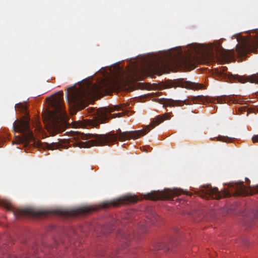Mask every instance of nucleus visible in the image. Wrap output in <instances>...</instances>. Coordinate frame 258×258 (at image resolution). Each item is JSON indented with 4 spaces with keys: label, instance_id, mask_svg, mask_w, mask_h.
<instances>
[{
    "label": "nucleus",
    "instance_id": "f257e3e1",
    "mask_svg": "<svg viewBox=\"0 0 258 258\" xmlns=\"http://www.w3.org/2000/svg\"><path fill=\"white\" fill-rule=\"evenodd\" d=\"M189 52L184 54L181 49L173 51L170 53L171 62H165L155 59L148 62V66L151 69L158 71L162 70L163 67L174 64L179 70H190L195 67L199 57L214 61L217 59L222 63L234 61V54L233 50L222 48H215V52L211 48L202 45H193L190 47Z\"/></svg>",
    "mask_w": 258,
    "mask_h": 258
},
{
    "label": "nucleus",
    "instance_id": "f03ea898",
    "mask_svg": "<svg viewBox=\"0 0 258 258\" xmlns=\"http://www.w3.org/2000/svg\"><path fill=\"white\" fill-rule=\"evenodd\" d=\"M171 113H165L158 115L151 122L150 124L146 126L145 129L141 130L121 132L118 129L116 133L110 132L106 134L98 135L95 134H84L78 132L74 133V138L76 146L80 148H89L94 146L110 145L116 142L118 140L124 141L126 140L136 139L141 136L145 135L148 132L159 125L164 120L170 118Z\"/></svg>",
    "mask_w": 258,
    "mask_h": 258
},
{
    "label": "nucleus",
    "instance_id": "7ed1b4c3",
    "mask_svg": "<svg viewBox=\"0 0 258 258\" xmlns=\"http://www.w3.org/2000/svg\"><path fill=\"white\" fill-rule=\"evenodd\" d=\"M48 99L50 100L49 105L51 107L48 114V130L54 136L63 132L67 126L63 91H59Z\"/></svg>",
    "mask_w": 258,
    "mask_h": 258
},
{
    "label": "nucleus",
    "instance_id": "20e7f679",
    "mask_svg": "<svg viewBox=\"0 0 258 258\" xmlns=\"http://www.w3.org/2000/svg\"><path fill=\"white\" fill-rule=\"evenodd\" d=\"M96 88L89 82L80 85L78 88L76 85L69 88L66 93L69 104L79 110L83 109L86 99L95 92Z\"/></svg>",
    "mask_w": 258,
    "mask_h": 258
},
{
    "label": "nucleus",
    "instance_id": "39448f33",
    "mask_svg": "<svg viewBox=\"0 0 258 258\" xmlns=\"http://www.w3.org/2000/svg\"><path fill=\"white\" fill-rule=\"evenodd\" d=\"M229 185L231 187L234 189L235 191L231 192L230 190L224 189L222 192L218 190L217 187H213L209 185L205 186H202L198 191V195L203 199H209L212 198L217 200L221 199L223 197H230L232 194L235 196L246 195L249 194L248 189L244 185L243 181L235 183H230ZM249 189L251 194H252L251 187L249 186Z\"/></svg>",
    "mask_w": 258,
    "mask_h": 258
},
{
    "label": "nucleus",
    "instance_id": "423d86ee",
    "mask_svg": "<svg viewBox=\"0 0 258 258\" xmlns=\"http://www.w3.org/2000/svg\"><path fill=\"white\" fill-rule=\"evenodd\" d=\"M121 109V105L100 108L97 109H95L92 107L88 108V113L91 116V118L86 120L87 122V125L90 126L96 127L109 119L112 116L111 114L112 112Z\"/></svg>",
    "mask_w": 258,
    "mask_h": 258
},
{
    "label": "nucleus",
    "instance_id": "0eeeda50",
    "mask_svg": "<svg viewBox=\"0 0 258 258\" xmlns=\"http://www.w3.org/2000/svg\"><path fill=\"white\" fill-rule=\"evenodd\" d=\"M14 131L20 133L22 135L21 141L26 145L39 146L40 143L34 137L30 127V119L26 118L21 120H16L14 124Z\"/></svg>",
    "mask_w": 258,
    "mask_h": 258
},
{
    "label": "nucleus",
    "instance_id": "6e6552de",
    "mask_svg": "<svg viewBox=\"0 0 258 258\" xmlns=\"http://www.w3.org/2000/svg\"><path fill=\"white\" fill-rule=\"evenodd\" d=\"M0 206L5 208L7 210L11 211L16 218L23 216H41L46 215L47 213L45 211L38 210L33 208H15L9 201L1 199Z\"/></svg>",
    "mask_w": 258,
    "mask_h": 258
},
{
    "label": "nucleus",
    "instance_id": "1a4fd4ad",
    "mask_svg": "<svg viewBox=\"0 0 258 258\" xmlns=\"http://www.w3.org/2000/svg\"><path fill=\"white\" fill-rule=\"evenodd\" d=\"M182 193V190L180 189H167L161 191H152L151 193L148 194L146 197L148 199L154 201L157 200H169Z\"/></svg>",
    "mask_w": 258,
    "mask_h": 258
},
{
    "label": "nucleus",
    "instance_id": "9d476101",
    "mask_svg": "<svg viewBox=\"0 0 258 258\" xmlns=\"http://www.w3.org/2000/svg\"><path fill=\"white\" fill-rule=\"evenodd\" d=\"M138 200V198L134 196H124L112 201L103 202L100 206L102 208H107L111 206L117 207L124 204L136 203Z\"/></svg>",
    "mask_w": 258,
    "mask_h": 258
},
{
    "label": "nucleus",
    "instance_id": "9b49d317",
    "mask_svg": "<svg viewBox=\"0 0 258 258\" xmlns=\"http://www.w3.org/2000/svg\"><path fill=\"white\" fill-rule=\"evenodd\" d=\"M258 47V37L252 41L243 44L241 46H236V51L240 55H245L250 52L256 53Z\"/></svg>",
    "mask_w": 258,
    "mask_h": 258
},
{
    "label": "nucleus",
    "instance_id": "f8f14e48",
    "mask_svg": "<svg viewBox=\"0 0 258 258\" xmlns=\"http://www.w3.org/2000/svg\"><path fill=\"white\" fill-rule=\"evenodd\" d=\"M97 209L90 206H84L79 208L74 209L71 211H64L62 210H56L54 212L55 214L60 215H84L90 213Z\"/></svg>",
    "mask_w": 258,
    "mask_h": 258
},
{
    "label": "nucleus",
    "instance_id": "ddd939ff",
    "mask_svg": "<svg viewBox=\"0 0 258 258\" xmlns=\"http://www.w3.org/2000/svg\"><path fill=\"white\" fill-rule=\"evenodd\" d=\"M162 104H163V107H166L167 106H182L184 104H187L186 101H182L179 100H176L171 99L164 100Z\"/></svg>",
    "mask_w": 258,
    "mask_h": 258
},
{
    "label": "nucleus",
    "instance_id": "4468645a",
    "mask_svg": "<svg viewBox=\"0 0 258 258\" xmlns=\"http://www.w3.org/2000/svg\"><path fill=\"white\" fill-rule=\"evenodd\" d=\"M238 78V82L244 83L249 82L252 83L258 84V75H252L246 77H237Z\"/></svg>",
    "mask_w": 258,
    "mask_h": 258
},
{
    "label": "nucleus",
    "instance_id": "2eb2a0df",
    "mask_svg": "<svg viewBox=\"0 0 258 258\" xmlns=\"http://www.w3.org/2000/svg\"><path fill=\"white\" fill-rule=\"evenodd\" d=\"M64 241L62 239V236H59L57 238H54L53 239V244L47 245L46 246L50 247H57L59 244L63 243Z\"/></svg>",
    "mask_w": 258,
    "mask_h": 258
},
{
    "label": "nucleus",
    "instance_id": "dca6fc26",
    "mask_svg": "<svg viewBox=\"0 0 258 258\" xmlns=\"http://www.w3.org/2000/svg\"><path fill=\"white\" fill-rule=\"evenodd\" d=\"M193 101L194 103H204L207 102V98L206 97L204 96H195L192 98Z\"/></svg>",
    "mask_w": 258,
    "mask_h": 258
},
{
    "label": "nucleus",
    "instance_id": "f3484780",
    "mask_svg": "<svg viewBox=\"0 0 258 258\" xmlns=\"http://www.w3.org/2000/svg\"><path fill=\"white\" fill-rule=\"evenodd\" d=\"M60 145L57 143H52L51 144L46 143L45 145V146L43 147V148H46L48 150H55L58 148H59Z\"/></svg>",
    "mask_w": 258,
    "mask_h": 258
},
{
    "label": "nucleus",
    "instance_id": "a211bd4d",
    "mask_svg": "<svg viewBox=\"0 0 258 258\" xmlns=\"http://www.w3.org/2000/svg\"><path fill=\"white\" fill-rule=\"evenodd\" d=\"M199 86H201V85L195 84L190 82H186L184 87L189 89H198L200 88V87H198Z\"/></svg>",
    "mask_w": 258,
    "mask_h": 258
},
{
    "label": "nucleus",
    "instance_id": "6ab92c4d",
    "mask_svg": "<svg viewBox=\"0 0 258 258\" xmlns=\"http://www.w3.org/2000/svg\"><path fill=\"white\" fill-rule=\"evenodd\" d=\"M118 236L124 240V242H128L130 240V236L122 231H119Z\"/></svg>",
    "mask_w": 258,
    "mask_h": 258
},
{
    "label": "nucleus",
    "instance_id": "aec40b11",
    "mask_svg": "<svg viewBox=\"0 0 258 258\" xmlns=\"http://www.w3.org/2000/svg\"><path fill=\"white\" fill-rule=\"evenodd\" d=\"M15 107L17 108L18 109H20V110L23 113H25L26 114L27 113V107L25 105H23L22 103H20L16 104Z\"/></svg>",
    "mask_w": 258,
    "mask_h": 258
},
{
    "label": "nucleus",
    "instance_id": "412c9836",
    "mask_svg": "<svg viewBox=\"0 0 258 258\" xmlns=\"http://www.w3.org/2000/svg\"><path fill=\"white\" fill-rule=\"evenodd\" d=\"M232 139L230 138H229L226 136H219L217 138V140L218 141L222 142H230Z\"/></svg>",
    "mask_w": 258,
    "mask_h": 258
},
{
    "label": "nucleus",
    "instance_id": "4be33fe9",
    "mask_svg": "<svg viewBox=\"0 0 258 258\" xmlns=\"http://www.w3.org/2000/svg\"><path fill=\"white\" fill-rule=\"evenodd\" d=\"M32 249L34 250L33 252L34 253L35 252V251H38L39 249L41 250L42 247H41V246H38L37 245H36L32 247Z\"/></svg>",
    "mask_w": 258,
    "mask_h": 258
},
{
    "label": "nucleus",
    "instance_id": "5701e85b",
    "mask_svg": "<svg viewBox=\"0 0 258 258\" xmlns=\"http://www.w3.org/2000/svg\"><path fill=\"white\" fill-rule=\"evenodd\" d=\"M252 141L254 143L258 142V135H254L252 137Z\"/></svg>",
    "mask_w": 258,
    "mask_h": 258
},
{
    "label": "nucleus",
    "instance_id": "b1692460",
    "mask_svg": "<svg viewBox=\"0 0 258 258\" xmlns=\"http://www.w3.org/2000/svg\"><path fill=\"white\" fill-rule=\"evenodd\" d=\"M143 149H143V151H145V152H148V151H147V149H146V147H143Z\"/></svg>",
    "mask_w": 258,
    "mask_h": 258
},
{
    "label": "nucleus",
    "instance_id": "393cba45",
    "mask_svg": "<svg viewBox=\"0 0 258 258\" xmlns=\"http://www.w3.org/2000/svg\"><path fill=\"white\" fill-rule=\"evenodd\" d=\"M255 192H258V187H255Z\"/></svg>",
    "mask_w": 258,
    "mask_h": 258
},
{
    "label": "nucleus",
    "instance_id": "a878e982",
    "mask_svg": "<svg viewBox=\"0 0 258 258\" xmlns=\"http://www.w3.org/2000/svg\"><path fill=\"white\" fill-rule=\"evenodd\" d=\"M9 258H17V257L16 256H13L10 255V256H9Z\"/></svg>",
    "mask_w": 258,
    "mask_h": 258
},
{
    "label": "nucleus",
    "instance_id": "bb28decb",
    "mask_svg": "<svg viewBox=\"0 0 258 258\" xmlns=\"http://www.w3.org/2000/svg\"><path fill=\"white\" fill-rule=\"evenodd\" d=\"M115 114H114L113 115H114ZM117 115V114H116ZM117 114H119V115L118 116V117H120V114L121 113H118Z\"/></svg>",
    "mask_w": 258,
    "mask_h": 258
},
{
    "label": "nucleus",
    "instance_id": "cd10ccee",
    "mask_svg": "<svg viewBox=\"0 0 258 258\" xmlns=\"http://www.w3.org/2000/svg\"><path fill=\"white\" fill-rule=\"evenodd\" d=\"M63 236H64L65 237H66L67 238H69V236L68 235H65Z\"/></svg>",
    "mask_w": 258,
    "mask_h": 258
},
{
    "label": "nucleus",
    "instance_id": "c85d7f7f",
    "mask_svg": "<svg viewBox=\"0 0 258 258\" xmlns=\"http://www.w3.org/2000/svg\"><path fill=\"white\" fill-rule=\"evenodd\" d=\"M245 180L246 181H249V179L247 178H245Z\"/></svg>",
    "mask_w": 258,
    "mask_h": 258
},
{
    "label": "nucleus",
    "instance_id": "c756f323",
    "mask_svg": "<svg viewBox=\"0 0 258 258\" xmlns=\"http://www.w3.org/2000/svg\"><path fill=\"white\" fill-rule=\"evenodd\" d=\"M162 248V246H159V247H158V249H160V248Z\"/></svg>",
    "mask_w": 258,
    "mask_h": 258
}]
</instances>
